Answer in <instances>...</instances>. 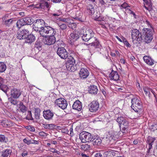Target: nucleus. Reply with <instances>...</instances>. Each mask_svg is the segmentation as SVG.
<instances>
[{
  "instance_id": "b1692460",
  "label": "nucleus",
  "mask_w": 157,
  "mask_h": 157,
  "mask_svg": "<svg viewBox=\"0 0 157 157\" xmlns=\"http://www.w3.org/2000/svg\"><path fill=\"white\" fill-rule=\"evenodd\" d=\"M98 90L97 87L94 85L90 86L88 88L89 93L92 94H97Z\"/></svg>"
},
{
  "instance_id": "09e8293b",
  "label": "nucleus",
  "mask_w": 157,
  "mask_h": 157,
  "mask_svg": "<svg viewBox=\"0 0 157 157\" xmlns=\"http://www.w3.org/2000/svg\"><path fill=\"white\" fill-rule=\"evenodd\" d=\"M148 139V145L150 146V145H151V146H152V145L153 144L155 140V138L151 137H149Z\"/></svg>"
},
{
  "instance_id": "6e6d98bb",
  "label": "nucleus",
  "mask_w": 157,
  "mask_h": 157,
  "mask_svg": "<svg viewBox=\"0 0 157 157\" xmlns=\"http://www.w3.org/2000/svg\"><path fill=\"white\" fill-rule=\"evenodd\" d=\"M48 134L43 131L40 132L39 133V136L41 137L45 138Z\"/></svg>"
},
{
  "instance_id": "2f4dec72",
  "label": "nucleus",
  "mask_w": 157,
  "mask_h": 157,
  "mask_svg": "<svg viewBox=\"0 0 157 157\" xmlns=\"http://www.w3.org/2000/svg\"><path fill=\"white\" fill-rule=\"evenodd\" d=\"M128 128V126H122L121 128H120L121 131L119 132V135L120 136H123V135L126 134L127 130Z\"/></svg>"
},
{
  "instance_id": "7c9ffc66",
  "label": "nucleus",
  "mask_w": 157,
  "mask_h": 157,
  "mask_svg": "<svg viewBox=\"0 0 157 157\" xmlns=\"http://www.w3.org/2000/svg\"><path fill=\"white\" fill-rule=\"evenodd\" d=\"M61 14V13L59 12L55 13H51L50 14V16L51 19L55 20H58L59 19V18L58 17Z\"/></svg>"
},
{
  "instance_id": "f704fd0d",
  "label": "nucleus",
  "mask_w": 157,
  "mask_h": 157,
  "mask_svg": "<svg viewBox=\"0 0 157 157\" xmlns=\"http://www.w3.org/2000/svg\"><path fill=\"white\" fill-rule=\"evenodd\" d=\"M40 110L39 108H36L35 109L34 115L35 118L38 120L40 119Z\"/></svg>"
},
{
  "instance_id": "a19ab883",
  "label": "nucleus",
  "mask_w": 157,
  "mask_h": 157,
  "mask_svg": "<svg viewBox=\"0 0 157 157\" xmlns=\"http://www.w3.org/2000/svg\"><path fill=\"white\" fill-rule=\"evenodd\" d=\"M125 119L123 117H118L117 119V121L119 125L120 128H121V125L123 121Z\"/></svg>"
},
{
  "instance_id": "72a5a7b5",
  "label": "nucleus",
  "mask_w": 157,
  "mask_h": 157,
  "mask_svg": "<svg viewBox=\"0 0 157 157\" xmlns=\"http://www.w3.org/2000/svg\"><path fill=\"white\" fill-rule=\"evenodd\" d=\"M24 21L22 18L17 21L16 23V26L18 29H20L21 27L25 25Z\"/></svg>"
},
{
  "instance_id": "f8f14e48",
  "label": "nucleus",
  "mask_w": 157,
  "mask_h": 157,
  "mask_svg": "<svg viewBox=\"0 0 157 157\" xmlns=\"http://www.w3.org/2000/svg\"><path fill=\"white\" fill-rule=\"evenodd\" d=\"M88 107L90 111L92 112H95L99 108V103L98 101H94L90 103Z\"/></svg>"
},
{
  "instance_id": "7ed1b4c3",
  "label": "nucleus",
  "mask_w": 157,
  "mask_h": 157,
  "mask_svg": "<svg viewBox=\"0 0 157 157\" xmlns=\"http://www.w3.org/2000/svg\"><path fill=\"white\" fill-rule=\"evenodd\" d=\"M144 40L147 43H150L153 39V31L152 29L147 28L143 30Z\"/></svg>"
},
{
  "instance_id": "412c9836",
  "label": "nucleus",
  "mask_w": 157,
  "mask_h": 157,
  "mask_svg": "<svg viewBox=\"0 0 157 157\" xmlns=\"http://www.w3.org/2000/svg\"><path fill=\"white\" fill-rule=\"evenodd\" d=\"M144 2V6L145 8L149 11L152 9V4L150 0H143Z\"/></svg>"
},
{
  "instance_id": "8fccbe9b",
  "label": "nucleus",
  "mask_w": 157,
  "mask_h": 157,
  "mask_svg": "<svg viewBox=\"0 0 157 157\" xmlns=\"http://www.w3.org/2000/svg\"><path fill=\"white\" fill-rule=\"evenodd\" d=\"M42 46L41 43L38 41H37L35 44V48L39 50L41 49Z\"/></svg>"
},
{
  "instance_id": "6e6552de",
  "label": "nucleus",
  "mask_w": 157,
  "mask_h": 157,
  "mask_svg": "<svg viewBox=\"0 0 157 157\" xmlns=\"http://www.w3.org/2000/svg\"><path fill=\"white\" fill-rule=\"evenodd\" d=\"M75 61L73 57L71 56H69L66 63V67L69 71H74L76 70L75 67Z\"/></svg>"
},
{
  "instance_id": "3c124183",
  "label": "nucleus",
  "mask_w": 157,
  "mask_h": 157,
  "mask_svg": "<svg viewBox=\"0 0 157 157\" xmlns=\"http://www.w3.org/2000/svg\"><path fill=\"white\" fill-rule=\"evenodd\" d=\"M26 119L28 120H33V118L32 117V114L31 111H28Z\"/></svg>"
},
{
  "instance_id": "e2e57ef3",
  "label": "nucleus",
  "mask_w": 157,
  "mask_h": 157,
  "mask_svg": "<svg viewBox=\"0 0 157 157\" xmlns=\"http://www.w3.org/2000/svg\"><path fill=\"white\" fill-rule=\"evenodd\" d=\"M28 129L30 131L32 132H34L35 131V128L34 127L29 126L28 127Z\"/></svg>"
},
{
  "instance_id": "20e7f679",
  "label": "nucleus",
  "mask_w": 157,
  "mask_h": 157,
  "mask_svg": "<svg viewBox=\"0 0 157 157\" xmlns=\"http://www.w3.org/2000/svg\"><path fill=\"white\" fill-rule=\"evenodd\" d=\"M94 33L91 29L86 30L84 32V30H82L80 32V36L82 39L85 41H88L90 38L94 36Z\"/></svg>"
},
{
  "instance_id": "aec40b11",
  "label": "nucleus",
  "mask_w": 157,
  "mask_h": 157,
  "mask_svg": "<svg viewBox=\"0 0 157 157\" xmlns=\"http://www.w3.org/2000/svg\"><path fill=\"white\" fill-rule=\"evenodd\" d=\"M92 141L94 146L100 145L101 143V140L98 136H93V139Z\"/></svg>"
},
{
  "instance_id": "9d476101",
  "label": "nucleus",
  "mask_w": 157,
  "mask_h": 157,
  "mask_svg": "<svg viewBox=\"0 0 157 157\" xmlns=\"http://www.w3.org/2000/svg\"><path fill=\"white\" fill-rule=\"evenodd\" d=\"M55 103L62 109H65L67 105V101L63 98H60L56 100Z\"/></svg>"
},
{
  "instance_id": "e433bc0d",
  "label": "nucleus",
  "mask_w": 157,
  "mask_h": 157,
  "mask_svg": "<svg viewBox=\"0 0 157 157\" xmlns=\"http://www.w3.org/2000/svg\"><path fill=\"white\" fill-rule=\"evenodd\" d=\"M143 90L145 94L148 95L149 98H150L151 97L150 91H151V89L147 87H145L144 88Z\"/></svg>"
},
{
  "instance_id": "f03ea898",
  "label": "nucleus",
  "mask_w": 157,
  "mask_h": 157,
  "mask_svg": "<svg viewBox=\"0 0 157 157\" xmlns=\"http://www.w3.org/2000/svg\"><path fill=\"white\" fill-rule=\"evenodd\" d=\"M132 108L137 113L138 117L140 116L142 113V104L140 99L137 97L132 98L131 100Z\"/></svg>"
},
{
  "instance_id": "2eb2a0df",
  "label": "nucleus",
  "mask_w": 157,
  "mask_h": 157,
  "mask_svg": "<svg viewBox=\"0 0 157 157\" xmlns=\"http://www.w3.org/2000/svg\"><path fill=\"white\" fill-rule=\"evenodd\" d=\"M80 77L82 79L86 78L89 75V72L86 68H81L79 72Z\"/></svg>"
},
{
  "instance_id": "c9c22d12",
  "label": "nucleus",
  "mask_w": 157,
  "mask_h": 157,
  "mask_svg": "<svg viewBox=\"0 0 157 157\" xmlns=\"http://www.w3.org/2000/svg\"><path fill=\"white\" fill-rule=\"evenodd\" d=\"M6 68V64L3 62H0V73L4 72Z\"/></svg>"
},
{
  "instance_id": "ddd939ff",
  "label": "nucleus",
  "mask_w": 157,
  "mask_h": 157,
  "mask_svg": "<svg viewBox=\"0 0 157 157\" xmlns=\"http://www.w3.org/2000/svg\"><path fill=\"white\" fill-rule=\"evenodd\" d=\"M21 94V90L16 88H13L10 91L11 97L14 99L19 98Z\"/></svg>"
},
{
  "instance_id": "a878e982",
  "label": "nucleus",
  "mask_w": 157,
  "mask_h": 157,
  "mask_svg": "<svg viewBox=\"0 0 157 157\" xmlns=\"http://www.w3.org/2000/svg\"><path fill=\"white\" fill-rule=\"evenodd\" d=\"M0 125L3 127H9L11 126V123L6 120H0Z\"/></svg>"
},
{
  "instance_id": "423d86ee",
  "label": "nucleus",
  "mask_w": 157,
  "mask_h": 157,
  "mask_svg": "<svg viewBox=\"0 0 157 157\" xmlns=\"http://www.w3.org/2000/svg\"><path fill=\"white\" fill-rule=\"evenodd\" d=\"M54 31L55 32L53 34H47L45 36V38L43 39V42L45 44L48 45H50L54 44L56 41V38L54 35L56 33V31L54 29Z\"/></svg>"
},
{
  "instance_id": "79ce46f5",
  "label": "nucleus",
  "mask_w": 157,
  "mask_h": 157,
  "mask_svg": "<svg viewBox=\"0 0 157 157\" xmlns=\"http://www.w3.org/2000/svg\"><path fill=\"white\" fill-rule=\"evenodd\" d=\"M87 8L89 9V12L91 14L94 13V9L93 6L91 4H89L87 6Z\"/></svg>"
},
{
  "instance_id": "680f3d73",
  "label": "nucleus",
  "mask_w": 157,
  "mask_h": 157,
  "mask_svg": "<svg viewBox=\"0 0 157 157\" xmlns=\"http://www.w3.org/2000/svg\"><path fill=\"white\" fill-rule=\"evenodd\" d=\"M28 155V152L24 149L23 151V152L21 154V155L23 157H25L26 156Z\"/></svg>"
},
{
  "instance_id": "4c0bfd02",
  "label": "nucleus",
  "mask_w": 157,
  "mask_h": 157,
  "mask_svg": "<svg viewBox=\"0 0 157 157\" xmlns=\"http://www.w3.org/2000/svg\"><path fill=\"white\" fill-rule=\"evenodd\" d=\"M20 110L22 113H24L27 111V107L25 106L22 102H20L19 104Z\"/></svg>"
},
{
  "instance_id": "5fc2aeb1",
  "label": "nucleus",
  "mask_w": 157,
  "mask_h": 157,
  "mask_svg": "<svg viewBox=\"0 0 157 157\" xmlns=\"http://www.w3.org/2000/svg\"><path fill=\"white\" fill-rule=\"evenodd\" d=\"M23 141L24 142L27 144L28 145L31 144V139H29L28 138H26L23 139Z\"/></svg>"
},
{
  "instance_id": "c85d7f7f",
  "label": "nucleus",
  "mask_w": 157,
  "mask_h": 157,
  "mask_svg": "<svg viewBox=\"0 0 157 157\" xmlns=\"http://www.w3.org/2000/svg\"><path fill=\"white\" fill-rule=\"evenodd\" d=\"M25 25H31L33 22V19L31 17H27L22 18Z\"/></svg>"
},
{
  "instance_id": "de8ad7c7",
  "label": "nucleus",
  "mask_w": 157,
  "mask_h": 157,
  "mask_svg": "<svg viewBox=\"0 0 157 157\" xmlns=\"http://www.w3.org/2000/svg\"><path fill=\"white\" fill-rule=\"evenodd\" d=\"M13 98L10 97L9 98L8 100L12 104L16 105L18 103V101L15 99H13Z\"/></svg>"
},
{
  "instance_id": "1a4fd4ad",
  "label": "nucleus",
  "mask_w": 157,
  "mask_h": 157,
  "mask_svg": "<svg viewBox=\"0 0 157 157\" xmlns=\"http://www.w3.org/2000/svg\"><path fill=\"white\" fill-rule=\"evenodd\" d=\"M88 41H89V43L88 46L91 49V48H99L100 46L99 42L96 37H94V36L90 38Z\"/></svg>"
},
{
  "instance_id": "603ef678",
  "label": "nucleus",
  "mask_w": 157,
  "mask_h": 157,
  "mask_svg": "<svg viewBox=\"0 0 157 157\" xmlns=\"http://www.w3.org/2000/svg\"><path fill=\"white\" fill-rule=\"evenodd\" d=\"M58 25L60 29L62 30L66 29L67 28V25L65 24H58Z\"/></svg>"
},
{
  "instance_id": "a211bd4d",
  "label": "nucleus",
  "mask_w": 157,
  "mask_h": 157,
  "mask_svg": "<svg viewBox=\"0 0 157 157\" xmlns=\"http://www.w3.org/2000/svg\"><path fill=\"white\" fill-rule=\"evenodd\" d=\"M73 109L78 111H80L82 109L81 103L79 100H77L74 103L72 106Z\"/></svg>"
},
{
  "instance_id": "9b49d317",
  "label": "nucleus",
  "mask_w": 157,
  "mask_h": 157,
  "mask_svg": "<svg viewBox=\"0 0 157 157\" xmlns=\"http://www.w3.org/2000/svg\"><path fill=\"white\" fill-rule=\"evenodd\" d=\"M57 54L61 58L66 59L68 57V53L64 48H61L57 49Z\"/></svg>"
},
{
  "instance_id": "f257e3e1",
  "label": "nucleus",
  "mask_w": 157,
  "mask_h": 157,
  "mask_svg": "<svg viewBox=\"0 0 157 157\" xmlns=\"http://www.w3.org/2000/svg\"><path fill=\"white\" fill-rule=\"evenodd\" d=\"M34 26H36L40 29L39 33L42 36H45L47 34H53L54 33V29L49 26H45L43 27L44 22L42 19H37L33 22Z\"/></svg>"
},
{
  "instance_id": "ea45409f",
  "label": "nucleus",
  "mask_w": 157,
  "mask_h": 157,
  "mask_svg": "<svg viewBox=\"0 0 157 157\" xmlns=\"http://www.w3.org/2000/svg\"><path fill=\"white\" fill-rule=\"evenodd\" d=\"M49 6L50 5L48 2H45L40 3L39 5V6H38V8L42 9L46 7L48 8H49Z\"/></svg>"
},
{
  "instance_id": "a18cd8bd",
  "label": "nucleus",
  "mask_w": 157,
  "mask_h": 157,
  "mask_svg": "<svg viewBox=\"0 0 157 157\" xmlns=\"http://www.w3.org/2000/svg\"><path fill=\"white\" fill-rule=\"evenodd\" d=\"M90 148V145H88L87 144H83L81 146V149L84 151L87 150Z\"/></svg>"
},
{
  "instance_id": "dca6fc26",
  "label": "nucleus",
  "mask_w": 157,
  "mask_h": 157,
  "mask_svg": "<svg viewBox=\"0 0 157 157\" xmlns=\"http://www.w3.org/2000/svg\"><path fill=\"white\" fill-rule=\"evenodd\" d=\"M54 116V113L50 110H44L43 111V116L47 120L52 119Z\"/></svg>"
},
{
  "instance_id": "bb28decb",
  "label": "nucleus",
  "mask_w": 157,
  "mask_h": 157,
  "mask_svg": "<svg viewBox=\"0 0 157 157\" xmlns=\"http://www.w3.org/2000/svg\"><path fill=\"white\" fill-rule=\"evenodd\" d=\"M35 39V36L32 34H30L29 35L28 34L26 38H25L26 42L30 44L34 41Z\"/></svg>"
},
{
  "instance_id": "69168bd1",
  "label": "nucleus",
  "mask_w": 157,
  "mask_h": 157,
  "mask_svg": "<svg viewBox=\"0 0 157 157\" xmlns=\"http://www.w3.org/2000/svg\"><path fill=\"white\" fill-rule=\"evenodd\" d=\"M31 144H39V141H37L33 140L31 139Z\"/></svg>"
},
{
  "instance_id": "0eeeda50",
  "label": "nucleus",
  "mask_w": 157,
  "mask_h": 157,
  "mask_svg": "<svg viewBox=\"0 0 157 157\" xmlns=\"http://www.w3.org/2000/svg\"><path fill=\"white\" fill-rule=\"evenodd\" d=\"M79 138L82 143H86L91 141L93 139V136L89 132H83L80 134Z\"/></svg>"
},
{
  "instance_id": "4be33fe9",
  "label": "nucleus",
  "mask_w": 157,
  "mask_h": 157,
  "mask_svg": "<svg viewBox=\"0 0 157 157\" xmlns=\"http://www.w3.org/2000/svg\"><path fill=\"white\" fill-rule=\"evenodd\" d=\"M143 59L145 62L149 65L152 66L154 64V60L148 56H144Z\"/></svg>"
},
{
  "instance_id": "774afa93",
  "label": "nucleus",
  "mask_w": 157,
  "mask_h": 157,
  "mask_svg": "<svg viewBox=\"0 0 157 157\" xmlns=\"http://www.w3.org/2000/svg\"><path fill=\"white\" fill-rule=\"evenodd\" d=\"M102 155L100 153H96L94 156V157H102Z\"/></svg>"
},
{
  "instance_id": "49530a36",
  "label": "nucleus",
  "mask_w": 157,
  "mask_h": 157,
  "mask_svg": "<svg viewBox=\"0 0 157 157\" xmlns=\"http://www.w3.org/2000/svg\"><path fill=\"white\" fill-rule=\"evenodd\" d=\"M0 88L5 93H6L8 89V86L6 85L3 84L0 85Z\"/></svg>"
},
{
  "instance_id": "6ab92c4d",
  "label": "nucleus",
  "mask_w": 157,
  "mask_h": 157,
  "mask_svg": "<svg viewBox=\"0 0 157 157\" xmlns=\"http://www.w3.org/2000/svg\"><path fill=\"white\" fill-rule=\"evenodd\" d=\"M71 40L69 41V43L71 44H73V42L77 40L80 36V35H79L78 34L75 33H71L70 34Z\"/></svg>"
},
{
  "instance_id": "864d4df0",
  "label": "nucleus",
  "mask_w": 157,
  "mask_h": 157,
  "mask_svg": "<svg viewBox=\"0 0 157 157\" xmlns=\"http://www.w3.org/2000/svg\"><path fill=\"white\" fill-rule=\"evenodd\" d=\"M77 26L76 24L74 23L70 22L69 23L68 27L72 29H74L76 28Z\"/></svg>"
},
{
  "instance_id": "c03bdc74",
  "label": "nucleus",
  "mask_w": 157,
  "mask_h": 157,
  "mask_svg": "<svg viewBox=\"0 0 157 157\" xmlns=\"http://www.w3.org/2000/svg\"><path fill=\"white\" fill-rule=\"evenodd\" d=\"M82 13H80V15L76 16V17L74 18V19L76 20H78L80 21H83L84 19L82 17Z\"/></svg>"
},
{
  "instance_id": "338daca9",
  "label": "nucleus",
  "mask_w": 157,
  "mask_h": 157,
  "mask_svg": "<svg viewBox=\"0 0 157 157\" xmlns=\"http://www.w3.org/2000/svg\"><path fill=\"white\" fill-rule=\"evenodd\" d=\"M48 1H51L54 3H59L61 2V0H48Z\"/></svg>"
},
{
  "instance_id": "4d7b16f0",
  "label": "nucleus",
  "mask_w": 157,
  "mask_h": 157,
  "mask_svg": "<svg viewBox=\"0 0 157 157\" xmlns=\"http://www.w3.org/2000/svg\"><path fill=\"white\" fill-rule=\"evenodd\" d=\"M128 121L126 119H125L124 120L123 122L121 125V126L128 127Z\"/></svg>"
},
{
  "instance_id": "c756f323",
  "label": "nucleus",
  "mask_w": 157,
  "mask_h": 157,
  "mask_svg": "<svg viewBox=\"0 0 157 157\" xmlns=\"http://www.w3.org/2000/svg\"><path fill=\"white\" fill-rule=\"evenodd\" d=\"M6 17H3L2 18L3 20H4L2 21V24L6 25V26H9L12 24L13 21L12 19H10L6 20H4Z\"/></svg>"
},
{
  "instance_id": "473e14b6",
  "label": "nucleus",
  "mask_w": 157,
  "mask_h": 157,
  "mask_svg": "<svg viewBox=\"0 0 157 157\" xmlns=\"http://www.w3.org/2000/svg\"><path fill=\"white\" fill-rule=\"evenodd\" d=\"M114 152L113 150H108L105 151L103 154L105 157H112Z\"/></svg>"
},
{
  "instance_id": "052dcab7",
  "label": "nucleus",
  "mask_w": 157,
  "mask_h": 157,
  "mask_svg": "<svg viewBox=\"0 0 157 157\" xmlns=\"http://www.w3.org/2000/svg\"><path fill=\"white\" fill-rule=\"evenodd\" d=\"M59 19L58 20L59 21L64 22L66 23H68V22H67V21H68V19L67 18H62L61 17H59Z\"/></svg>"
},
{
  "instance_id": "5701e85b",
  "label": "nucleus",
  "mask_w": 157,
  "mask_h": 157,
  "mask_svg": "<svg viewBox=\"0 0 157 157\" xmlns=\"http://www.w3.org/2000/svg\"><path fill=\"white\" fill-rule=\"evenodd\" d=\"M55 44L53 46V48L57 50V49L61 48H64L63 46L64 43L63 41L61 40H58L55 42Z\"/></svg>"
},
{
  "instance_id": "393cba45",
  "label": "nucleus",
  "mask_w": 157,
  "mask_h": 157,
  "mask_svg": "<svg viewBox=\"0 0 157 157\" xmlns=\"http://www.w3.org/2000/svg\"><path fill=\"white\" fill-rule=\"evenodd\" d=\"M12 150L10 149H7L3 150L2 151V157H10Z\"/></svg>"
},
{
  "instance_id": "bf43d9fd",
  "label": "nucleus",
  "mask_w": 157,
  "mask_h": 157,
  "mask_svg": "<svg viewBox=\"0 0 157 157\" xmlns=\"http://www.w3.org/2000/svg\"><path fill=\"white\" fill-rule=\"evenodd\" d=\"M151 129H153V130H157V122L154 123L152 125H151Z\"/></svg>"
},
{
  "instance_id": "13d9d810",
  "label": "nucleus",
  "mask_w": 157,
  "mask_h": 157,
  "mask_svg": "<svg viewBox=\"0 0 157 157\" xmlns=\"http://www.w3.org/2000/svg\"><path fill=\"white\" fill-rule=\"evenodd\" d=\"M123 42L124 44L128 47L130 48L131 47V45L128 43L126 39H124L123 40Z\"/></svg>"
},
{
  "instance_id": "cd10ccee",
  "label": "nucleus",
  "mask_w": 157,
  "mask_h": 157,
  "mask_svg": "<svg viewBox=\"0 0 157 157\" xmlns=\"http://www.w3.org/2000/svg\"><path fill=\"white\" fill-rule=\"evenodd\" d=\"M106 138L110 140H115L116 137L115 132L112 131H110L107 134Z\"/></svg>"
},
{
  "instance_id": "f3484780",
  "label": "nucleus",
  "mask_w": 157,
  "mask_h": 157,
  "mask_svg": "<svg viewBox=\"0 0 157 157\" xmlns=\"http://www.w3.org/2000/svg\"><path fill=\"white\" fill-rule=\"evenodd\" d=\"M111 80L117 81L119 80V76L117 71H114L112 70L109 76Z\"/></svg>"
},
{
  "instance_id": "37998d69",
  "label": "nucleus",
  "mask_w": 157,
  "mask_h": 157,
  "mask_svg": "<svg viewBox=\"0 0 157 157\" xmlns=\"http://www.w3.org/2000/svg\"><path fill=\"white\" fill-rule=\"evenodd\" d=\"M8 141L7 138L4 135H0V142H1L6 143Z\"/></svg>"
},
{
  "instance_id": "39448f33",
  "label": "nucleus",
  "mask_w": 157,
  "mask_h": 157,
  "mask_svg": "<svg viewBox=\"0 0 157 157\" xmlns=\"http://www.w3.org/2000/svg\"><path fill=\"white\" fill-rule=\"evenodd\" d=\"M131 31V36L133 43L137 44V41L139 42H141L142 40L141 33L139 30L136 29Z\"/></svg>"
},
{
  "instance_id": "4468645a",
  "label": "nucleus",
  "mask_w": 157,
  "mask_h": 157,
  "mask_svg": "<svg viewBox=\"0 0 157 157\" xmlns=\"http://www.w3.org/2000/svg\"><path fill=\"white\" fill-rule=\"evenodd\" d=\"M29 32L28 30L25 29H22V31H18L17 33V38L20 40L25 39L29 34Z\"/></svg>"
},
{
  "instance_id": "58836bf2",
  "label": "nucleus",
  "mask_w": 157,
  "mask_h": 157,
  "mask_svg": "<svg viewBox=\"0 0 157 157\" xmlns=\"http://www.w3.org/2000/svg\"><path fill=\"white\" fill-rule=\"evenodd\" d=\"M42 126L45 128L50 129L54 128L55 127L53 124H48L46 123L43 124Z\"/></svg>"
},
{
  "instance_id": "0e129e2a",
  "label": "nucleus",
  "mask_w": 157,
  "mask_h": 157,
  "mask_svg": "<svg viewBox=\"0 0 157 157\" xmlns=\"http://www.w3.org/2000/svg\"><path fill=\"white\" fill-rule=\"evenodd\" d=\"M33 28L34 30V31H39V30H40V29L38 28L36 26H34V24L33 23Z\"/></svg>"
}]
</instances>
